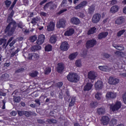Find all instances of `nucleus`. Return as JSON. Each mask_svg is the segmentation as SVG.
Listing matches in <instances>:
<instances>
[{
    "instance_id": "f257e3e1",
    "label": "nucleus",
    "mask_w": 126,
    "mask_h": 126,
    "mask_svg": "<svg viewBox=\"0 0 126 126\" xmlns=\"http://www.w3.org/2000/svg\"><path fill=\"white\" fill-rule=\"evenodd\" d=\"M12 15H13V13L12 12L11 13V17H8L7 22L9 24L6 27L5 31V32H8V35H9V36L13 34V32H14L15 28H16V23L15 21L12 20Z\"/></svg>"
},
{
    "instance_id": "f03ea898",
    "label": "nucleus",
    "mask_w": 126,
    "mask_h": 126,
    "mask_svg": "<svg viewBox=\"0 0 126 126\" xmlns=\"http://www.w3.org/2000/svg\"><path fill=\"white\" fill-rule=\"evenodd\" d=\"M67 78L71 82H77L79 80L78 75L75 73H70L67 76Z\"/></svg>"
},
{
    "instance_id": "7ed1b4c3",
    "label": "nucleus",
    "mask_w": 126,
    "mask_h": 126,
    "mask_svg": "<svg viewBox=\"0 0 126 126\" xmlns=\"http://www.w3.org/2000/svg\"><path fill=\"white\" fill-rule=\"evenodd\" d=\"M121 107H122V104L121 103V102L117 101L114 105H110V109L111 111H112V112H116V111H118V110L121 109Z\"/></svg>"
},
{
    "instance_id": "20e7f679",
    "label": "nucleus",
    "mask_w": 126,
    "mask_h": 126,
    "mask_svg": "<svg viewBox=\"0 0 126 126\" xmlns=\"http://www.w3.org/2000/svg\"><path fill=\"white\" fill-rule=\"evenodd\" d=\"M120 82V79L113 77H110L108 79V83L111 85H117Z\"/></svg>"
},
{
    "instance_id": "39448f33",
    "label": "nucleus",
    "mask_w": 126,
    "mask_h": 126,
    "mask_svg": "<svg viewBox=\"0 0 126 126\" xmlns=\"http://www.w3.org/2000/svg\"><path fill=\"white\" fill-rule=\"evenodd\" d=\"M101 20V14H95L92 17V21L93 23H98Z\"/></svg>"
},
{
    "instance_id": "423d86ee",
    "label": "nucleus",
    "mask_w": 126,
    "mask_h": 126,
    "mask_svg": "<svg viewBox=\"0 0 126 126\" xmlns=\"http://www.w3.org/2000/svg\"><path fill=\"white\" fill-rule=\"evenodd\" d=\"M57 28H64L65 27V20L63 19H60L56 24Z\"/></svg>"
},
{
    "instance_id": "0eeeda50",
    "label": "nucleus",
    "mask_w": 126,
    "mask_h": 126,
    "mask_svg": "<svg viewBox=\"0 0 126 126\" xmlns=\"http://www.w3.org/2000/svg\"><path fill=\"white\" fill-rule=\"evenodd\" d=\"M116 97H117V93L114 92H108L106 95V98L108 100H110V99H115Z\"/></svg>"
},
{
    "instance_id": "6e6552de",
    "label": "nucleus",
    "mask_w": 126,
    "mask_h": 126,
    "mask_svg": "<svg viewBox=\"0 0 126 126\" xmlns=\"http://www.w3.org/2000/svg\"><path fill=\"white\" fill-rule=\"evenodd\" d=\"M60 49L62 51H67L69 49V45H68L67 42L64 41L61 44Z\"/></svg>"
},
{
    "instance_id": "1a4fd4ad",
    "label": "nucleus",
    "mask_w": 126,
    "mask_h": 126,
    "mask_svg": "<svg viewBox=\"0 0 126 126\" xmlns=\"http://www.w3.org/2000/svg\"><path fill=\"white\" fill-rule=\"evenodd\" d=\"M96 42L95 40L94 39H92L88 40L86 46L87 48H92V47H94L95 45H96Z\"/></svg>"
},
{
    "instance_id": "9d476101",
    "label": "nucleus",
    "mask_w": 126,
    "mask_h": 126,
    "mask_svg": "<svg viewBox=\"0 0 126 126\" xmlns=\"http://www.w3.org/2000/svg\"><path fill=\"white\" fill-rule=\"evenodd\" d=\"M104 85L103 84V82L101 81H97L94 84V87L96 90H100L102 89Z\"/></svg>"
},
{
    "instance_id": "9b49d317",
    "label": "nucleus",
    "mask_w": 126,
    "mask_h": 126,
    "mask_svg": "<svg viewBox=\"0 0 126 126\" xmlns=\"http://www.w3.org/2000/svg\"><path fill=\"white\" fill-rule=\"evenodd\" d=\"M88 77L91 80H94L97 77V74L94 71H91L88 74Z\"/></svg>"
},
{
    "instance_id": "f8f14e48",
    "label": "nucleus",
    "mask_w": 126,
    "mask_h": 126,
    "mask_svg": "<svg viewBox=\"0 0 126 126\" xmlns=\"http://www.w3.org/2000/svg\"><path fill=\"white\" fill-rule=\"evenodd\" d=\"M45 35L44 34H40L38 36V38L36 41V43L38 45H42L43 43H44L45 41Z\"/></svg>"
},
{
    "instance_id": "ddd939ff",
    "label": "nucleus",
    "mask_w": 126,
    "mask_h": 126,
    "mask_svg": "<svg viewBox=\"0 0 126 126\" xmlns=\"http://www.w3.org/2000/svg\"><path fill=\"white\" fill-rule=\"evenodd\" d=\"M101 121L104 126H107L110 123V118L108 116H104L101 118Z\"/></svg>"
},
{
    "instance_id": "4468645a",
    "label": "nucleus",
    "mask_w": 126,
    "mask_h": 126,
    "mask_svg": "<svg viewBox=\"0 0 126 126\" xmlns=\"http://www.w3.org/2000/svg\"><path fill=\"white\" fill-rule=\"evenodd\" d=\"M58 72L61 73L63 71V69H64V64L63 63H58L57 64V67Z\"/></svg>"
},
{
    "instance_id": "2eb2a0df",
    "label": "nucleus",
    "mask_w": 126,
    "mask_h": 126,
    "mask_svg": "<svg viewBox=\"0 0 126 126\" xmlns=\"http://www.w3.org/2000/svg\"><path fill=\"white\" fill-rule=\"evenodd\" d=\"M70 22L72 23V24H74L75 25H78V24H80V20L77 17H72L70 18Z\"/></svg>"
},
{
    "instance_id": "dca6fc26",
    "label": "nucleus",
    "mask_w": 126,
    "mask_h": 126,
    "mask_svg": "<svg viewBox=\"0 0 126 126\" xmlns=\"http://www.w3.org/2000/svg\"><path fill=\"white\" fill-rule=\"evenodd\" d=\"M120 9V6H118V5H115L112 6L109 10V12L110 13H116V12H118Z\"/></svg>"
},
{
    "instance_id": "f3484780",
    "label": "nucleus",
    "mask_w": 126,
    "mask_h": 126,
    "mask_svg": "<svg viewBox=\"0 0 126 126\" xmlns=\"http://www.w3.org/2000/svg\"><path fill=\"white\" fill-rule=\"evenodd\" d=\"M87 4V2L86 1H83L77 6H75L74 9L76 10L80 9V8H83L84 6H86Z\"/></svg>"
},
{
    "instance_id": "a211bd4d",
    "label": "nucleus",
    "mask_w": 126,
    "mask_h": 126,
    "mask_svg": "<svg viewBox=\"0 0 126 126\" xmlns=\"http://www.w3.org/2000/svg\"><path fill=\"white\" fill-rule=\"evenodd\" d=\"M55 30V23L51 22L47 26L48 31H53Z\"/></svg>"
},
{
    "instance_id": "6ab92c4d",
    "label": "nucleus",
    "mask_w": 126,
    "mask_h": 126,
    "mask_svg": "<svg viewBox=\"0 0 126 126\" xmlns=\"http://www.w3.org/2000/svg\"><path fill=\"white\" fill-rule=\"evenodd\" d=\"M124 22H125V19L123 17H119L117 18L115 21V23L116 24H118V25L122 24V23H124Z\"/></svg>"
},
{
    "instance_id": "aec40b11",
    "label": "nucleus",
    "mask_w": 126,
    "mask_h": 126,
    "mask_svg": "<svg viewBox=\"0 0 126 126\" xmlns=\"http://www.w3.org/2000/svg\"><path fill=\"white\" fill-rule=\"evenodd\" d=\"M108 34H109V32H101L98 35V39H103L104 38H106V37L108 36Z\"/></svg>"
},
{
    "instance_id": "412c9836",
    "label": "nucleus",
    "mask_w": 126,
    "mask_h": 126,
    "mask_svg": "<svg viewBox=\"0 0 126 126\" xmlns=\"http://www.w3.org/2000/svg\"><path fill=\"white\" fill-rule=\"evenodd\" d=\"M93 85L90 83H88L85 86L84 88V90L85 91H89V90H91L92 89V87Z\"/></svg>"
},
{
    "instance_id": "4be33fe9",
    "label": "nucleus",
    "mask_w": 126,
    "mask_h": 126,
    "mask_svg": "<svg viewBox=\"0 0 126 126\" xmlns=\"http://www.w3.org/2000/svg\"><path fill=\"white\" fill-rule=\"evenodd\" d=\"M74 33V30L73 29H69L68 31L65 32L64 36H71Z\"/></svg>"
},
{
    "instance_id": "5701e85b",
    "label": "nucleus",
    "mask_w": 126,
    "mask_h": 126,
    "mask_svg": "<svg viewBox=\"0 0 126 126\" xmlns=\"http://www.w3.org/2000/svg\"><path fill=\"white\" fill-rule=\"evenodd\" d=\"M42 49V47H41V46L40 45H36V46H32L31 50L32 52H36V51H39V50H41Z\"/></svg>"
},
{
    "instance_id": "b1692460",
    "label": "nucleus",
    "mask_w": 126,
    "mask_h": 126,
    "mask_svg": "<svg viewBox=\"0 0 126 126\" xmlns=\"http://www.w3.org/2000/svg\"><path fill=\"white\" fill-rule=\"evenodd\" d=\"M113 47H114V48H115V49H117V50H119V51H123V50H124L125 49L123 45H119L114 43L113 44Z\"/></svg>"
},
{
    "instance_id": "393cba45",
    "label": "nucleus",
    "mask_w": 126,
    "mask_h": 126,
    "mask_svg": "<svg viewBox=\"0 0 126 126\" xmlns=\"http://www.w3.org/2000/svg\"><path fill=\"white\" fill-rule=\"evenodd\" d=\"M78 55V52L73 53L69 56V59L70 60V61H73V60H74V59H75Z\"/></svg>"
},
{
    "instance_id": "a878e982",
    "label": "nucleus",
    "mask_w": 126,
    "mask_h": 126,
    "mask_svg": "<svg viewBox=\"0 0 126 126\" xmlns=\"http://www.w3.org/2000/svg\"><path fill=\"white\" fill-rule=\"evenodd\" d=\"M49 42L50 43H51V44H55V43L57 42V36H56V35L51 36L50 37Z\"/></svg>"
},
{
    "instance_id": "bb28decb",
    "label": "nucleus",
    "mask_w": 126,
    "mask_h": 126,
    "mask_svg": "<svg viewBox=\"0 0 126 126\" xmlns=\"http://www.w3.org/2000/svg\"><path fill=\"white\" fill-rule=\"evenodd\" d=\"M98 68L102 71H109V67L107 66H98Z\"/></svg>"
},
{
    "instance_id": "cd10ccee",
    "label": "nucleus",
    "mask_w": 126,
    "mask_h": 126,
    "mask_svg": "<svg viewBox=\"0 0 126 126\" xmlns=\"http://www.w3.org/2000/svg\"><path fill=\"white\" fill-rule=\"evenodd\" d=\"M105 112L106 111L103 108H100L98 109L97 111V113L98 115H103V114H105Z\"/></svg>"
},
{
    "instance_id": "c85d7f7f",
    "label": "nucleus",
    "mask_w": 126,
    "mask_h": 126,
    "mask_svg": "<svg viewBox=\"0 0 126 126\" xmlns=\"http://www.w3.org/2000/svg\"><path fill=\"white\" fill-rule=\"evenodd\" d=\"M97 105L98 102L96 101H92L90 104V107L92 109H94V108H96V107H97Z\"/></svg>"
},
{
    "instance_id": "c756f323",
    "label": "nucleus",
    "mask_w": 126,
    "mask_h": 126,
    "mask_svg": "<svg viewBox=\"0 0 126 126\" xmlns=\"http://www.w3.org/2000/svg\"><path fill=\"white\" fill-rule=\"evenodd\" d=\"M95 31H96V28L95 27L92 28L88 31V35H91V34H93L94 33H95Z\"/></svg>"
},
{
    "instance_id": "7c9ffc66",
    "label": "nucleus",
    "mask_w": 126,
    "mask_h": 126,
    "mask_svg": "<svg viewBox=\"0 0 126 126\" xmlns=\"http://www.w3.org/2000/svg\"><path fill=\"white\" fill-rule=\"evenodd\" d=\"M75 64L77 66V67H81V66H82V64H81V60H76Z\"/></svg>"
},
{
    "instance_id": "2f4dec72",
    "label": "nucleus",
    "mask_w": 126,
    "mask_h": 126,
    "mask_svg": "<svg viewBox=\"0 0 126 126\" xmlns=\"http://www.w3.org/2000/svg\"><path fill=\"white\" fill-rule=\"evenodd\" d=\"M95 98L97 100H101L102 98V94L99 93H96L95 95Z\"/></svg>"
},
{
    "instance_id": "473e14b6",
    "label": "nucleus",
    "mask_w": 126,
    "mask_h": 126,
    "mask_svg": "<svg viewBox=\"0 0 126 126\" xmlns=\"http://www.w3.org/2000/svg\"><path fill=\"white\" fill-rule=\"evenodd\" d=\"M39 58H40L39 54H38L37 53H33L32 60H33V61H36L37 60H39Z\"/></svg>"
},
{
    "instance_id": "72a5a7b5",
    "label": "nucleus",
    "mask_w": 126,
    "mask_h": 126,
    "mask_svg": "<svg viewBox=\"0 0 126 126\" xmlns=\"http://www.w3.org/2000/svg\"><path fill=\"white\" fill-rule=\"evenodd\" d=\"M52 69H51V67H46L45 69H44L45 74H49L50 72H51Z\"/></svg>"
},
{
    "instance_id": "f704fd0d",
    "label": "nucleus",
    "mask_w": 126,
    "mask_h": 126,
    "mask_svg": "<svg viewBox=\"0 0 126 126\" xmlns=\"http://www.w3.org/2000/svg\"><path fill=\"white\" fill-rule=\"evenodd\" d=\"M94 10H95V7L94 6V5H92L89 8V13L90 14L93 13Z\"/></svg>"
},
{
    "instance_id": "c9c22d12",
    "label": "nucleus",
    "mask_w": 126,
    "mask_h": 126,
    "mask_svg": "<svg viewBox=\"0 0 126 126\" xmlns=\"http://www.w3.org/2000/svg\"><path fill=\"white\" fill-rule=\"evenodd\" d=\"M45 50L46 52H51L52 51V45H48L45 47Z\"/></svg>"
},
{
    "instance_id": "e433bc0d",
    "label": "nucleus",
    "mask_w": 126,
    "mask_h": 126,
    "mask_svg": "<svg viewBox=\"0 0 126 126\" xmlns=\"http://www.w3.org/2000/svg\"><path fill=\"white\" fill-rule=\"evenodd\" d=\"M126 32V30H122L120 31L118 33H117V36L118 37H121L124 33Z\"/></svg>"
},
{
    "instance_id": "4c0bfd02",
    "label": "nucleus",
    "mask_w": 126,
    "mask_h": 126,
    "mask_svg": "<svg viewBox=\"0 0 126 126\" xmlns=\"http://www.w3.org/2000/svg\"><path fill=\"white\" fill-rule=\"evenodd\" d=\"M30 75L32 77H36L38 75V72L37 71H33L30 73Z\"/></svg>"
},
{
    "instance_id": "58836bf2",
    "label": "nucleus",
    "mask_w": 126,
    "mask_h": 126,
    "mask_svg": "<svg viewBox=\"0 0 126 126\" xmlns=\"http://www.w3.org/2000/svg\"><path fill=\"white\" fill-rule=\"evenodd\" d=\"M118 66L119 69V70L118 69V70H119V72H121L122 71V70H120V69H123V68H124V66H125V64L123 63H119V64H118Z\"/></svg>"
},
{
    "instance_id": "ea45409f",
    "label": "nucleus",
    "mask_w": 126,
    "mask_h": 126,
    "mask_svg": "<svg viewBox=\"0 0 126 126\" xmlns=\"http://www.w3.org/2000/svg\"><path fill=\"white\" fill-rule=\"evenodd\" d=\"M39 20H40V18H33L32 21V23L35 24V23H37V21H39Z\"/></svg>"
},
{
    "instance_id": "a19ab883",
    "label": "nucleus",
    "mask_w": 126,
    "mask_h": 126,
    "mask_svg": "<svg viewBox=\"0 0 126 126\" xmlns=\"http://www.w3.org/2000/svg\"><path fill=\"white\" fill-rule=\"evenodd\" d=\"M4 3L6 7H9L10 4H11V1L7 0L4 1Z\"/></svg>"
},
{
    "instance_id": "79ce46f5",
    "label": "nucleus",
    "mask_w": 126,
    "mask_h": 126,
    "mask_svg": "<svg viewBox=\"0 0 126 126\" xmlns=\"http://www.w3.org/2000/svg\"><path fill=\"white\" fill-rule=\"evenodd\" d=\"M3 43V47H4L6 43V39H0V45H2V43Z\"/></svg>"
},
{
    "instance_id": "37998d69",
    "label": "nucleus",
    "mask_w": 126,
    "mask_h": 126,
    "mask_svg": "<svg viewBox=\"0 0 126 126\" xmlns=\"http://www.w3.org/2000/svg\"><path fill=\"white\" fill-rule=\"evenodd\" d=\"M30 40H31V42H32L33 43V42H35V41H36V40H37V36H36V35H33L30 37Z\"/></svg>"
},
{
    "instance_id": "c03bdc74",
    "label": "nucleus",
    "mask_w": 126,
    "mask_h": 126,
    "mask_svg": "<svg viewBox=\"0 0 126 126\" xmlns=\"http://www.w3.org/2000/svg\"><path fill=\"white\" fill-rule=\"evenodd\" d=\"M14 102H16L17 103H18L20 102V97L19 96H17V97H14L13 99Z\"/></svg>"
},
{
    "instance_id": "a18cd8bd",
    "label": "nucleus",
    "mask_w": 126,
    "mask_h": 126,
    "mask_svg": "<svg viewBox=\"0 0 126 126\" xmlns=\"http://www.w3.org/2000/svg\"><path fill=\"white\" fill-rule=\"evenodd\" d=\"M47 122L49 123V124H56L57 123V120L55 119L48 120Z\"/></svg>"
},
{
    "instance_id": "49530a36",
    "label": "nucleus",
    "mask_w": 126,
    "mask_h": 126,
    "mask_svg": "<svg viewBox=\"0 0 126 126\" xmlns=\"http://www.w3.org/2000/svg\"><path fill=\"white\" fill-rule=\"evenodd\" d=\"M110 4H112V5H114L115 4H117L118 1L117 0H112L109 1Z\"/></svg>"
},
{
    "instance_id": "de8ad7c7",
    "label": "nucleus",
    "mask_w": 126,
    "mask_h": 126,
    "mask_svg": "<svg viewBox=\"0 0 126 126\" xmlns=\"http://www.w3.org/2000/svg\"><path fill=\"white\" fill-rule=\"evenodd\" d=\"M16 2H17V0H14L13 3L12 4V5L10 7V9H12V8L14 7V6L15 5V4H16Z\"/></svg>"
},
{
    "instance_id": "09e8293b",
    "label": "nucleus",
    "mask_w": 126,
    "mask_h": 126,
    "mask_svg": "<svg viewBox=\"0 0 126 126\" xmlns=\"http://www.w3.org/2000/svg\"><path fill=\"white\" fill-rule=\"evenodd\" d=\"M24 115H25V116H26V117H30V116H31V112L24 111Z\"/></svg>"
},
{
    "instance_id": "8fccbe9b",
    "label": "nucleus",
    "mask_w": 126,
    "mask_h": 126,
    "mask_svg": "<svg viewBox=\"0 0 126 126\" xmlns=\"http://www.w3.org/2000/svg\"><path fill=\"white\" fill-rule=\"evenodd\" d=\"M28 60H33V53L32 54H29L28 56Z\"/></svg>"
},
{
    "instance_id": "3c124183",
    "label": "nucleus",
    "mask_w": 126,
    "mask_h": 126,
    "mask_svg": "<svg viewBox=\"0 0 126 126\" xmlns=\"http://www.w3.org/2000/svg\"><path fill=\"white\" fill-rule=\"evenodd\" d=\"M102 56L103 57V58H105V59H108V58H110V55L107 53H103L102 54Z\"/></svg>"
},
{
    "instance_id": "603ef678",
    "label": "nucleus",
    "mask_w": 126,
    "mask_h": 126,
    "mask_svg": "<svg viewBox=\"0 0 126 126\" xmlns=\"http://www.w3.org/2000/svg\"><path fill=\"white\" fill-rule=\"evenodd\" d=\"M123 100L125 104H126V92L123 94Z\"/></svg>"
},
{
    "instance_id": "864d4df0",
    "label": "nucleus",
    "mask_w": 126,
    "mask_h": 126,
    "mask_svg": "<svg viewBox=\"0 0 126 126\" xmlns=\"http://www.w3.org/2000/svg\"><path fill=\"white\" fill-rule=\"evenodd\" d=\"M15 43H16V39L13 40L9 44L10 47H12V46H13Z\"/></svg>"
},
{
    "instance_id": "5fc2aeb1",
    "label": "nucleus",
    "mask_w": 126,
    "mask_h": 126,
    "mask_svg": "<svg viewBox=\"0 0 126 126\" xmlns=\"http://www.w3.org/2000/svg\"><path fill=\"white\" fill-rule=\"evenodd\" d=\"M51 2L47 3L44 6V9H47L51 5Z\"/></svg>"
},
{
    "instance_id": "6e6d98bb",
    "label": "nucleus",
    "mask_w": 126,
    "mask_h": 126,
    "mask_svg": "<svg viewBox=\"0 0 126 126\" xmlns=\"http://www.w3.org/2000/svg\"><path fill=\"white\" fill-rule=\"evenodd\" d=\"M120 75L122 77H126V70L124 73L120 74Z\"/></svg>"
},
{
    "instance_id": "4d7b16f0",
    "label": "nucleus",
    "mask_w": 126,
    "mask_h": 126,
    "mask_svg": "<svg viewBox=\"0 0 126 126\" xmlns=\"http://www.w3.org/2000/svg\"><path fill=\"white\" fill-rule=\"evenodd\" d=\"M82 55V56H86V55H87V50H83Z\"/></svg>"
},
{
    "instance_id": "13d9d810",
    "label": "nucleus",
    "mask_w": 126,
    "mask_h": 126,
    "mask_svg": "<svg viewBox=\"0 0 126 126\" xmlns=\"http://www.w3.org/2000/svg\"><path fill=\"white\" fill-rule=\"evenodd\" d=\"M18 53V51H16L15 52H12L11 54V57L12 58V57H14L16 54Z\"/></svg>"
},
{
    "instance_id": "bf43d9fd",
    "label": "nucleus",
    "mask_w": 126,
    "mask_h": 126,
    "mask_svg": "<svg viewBox=\"0 0 126 126\" xmlns=\"http://www.w3.org/2000/svg\"><path fill=\"white\" fill-rule=\"evenodd\" d=\"M18 114L19 116H23L24 115V111H18Z\"/></svg>"
},
{
    "instance_id": "052dcab7",
    "label": "nucleus",
    "mask_w": 126,
    "mask_h": 126,
    "mask_svg": "<svg viewBox=\"0 0 126 126\" xmlns=\"http://www.w3.org/2000/svg\"><path fill=\"white\" fill-rule=\"evenodd\" d=\"M67 10L66 9H64L63 10H61L59 12V14H62V13H63V12H65V11H66Z\"/></svg>"
},
{
    "instance_id": "680f3d73",
    "label": "nucleus",
    "mask_w": 126,
    "mask_h": 126,
    "mask_svg": "<svg viewBox=\"0 0 126 126\" xmlns=\"http://www.w3.org/2000/svg\"><path fill=\"white\" fill-rule=\"evenodd\" d=\"M40 15H41V16H44V17L47 16V13L44 12L40 13Z\"/></svg>"
},
{
    "instance_id": "e2e57ef3",
    "label": "nucleus",
    "mask_w": 126,
    "mask_h": 126,
    "mask_svg": "<svg viewBox=\"0 0 126 126\" xmlns=\"http://www.w3.org/2000/svg\"><path fill=\"white\" fill-rule=\"evenodd\" d=\"M57 86H58V87H62L63 86V82L58 83Z\"/></svg>"
},
{
    "instance_id": "0e129e2a",
    "label": "nucleus",
    "mask_w": 126,
    "mask_h": 126,
    "mask_svg": "<svg viewBox=\"0 0 126 126\" xmlns=\"http://www.w3.org/2000/svg\"><path fill=\"white\" fill-rule=\"evenodd\" d=\"M11 116H16V115H17L16 112H15V111H12V112L11 113Z\"/></svg>"
},
{
    "instance_id": "69168bd1",
    "label": "nucleus",
    "mask_w": 126,
    "mask_h": 126,
    "mask_svg": "<svg viewBox=\"0 0 126 126\" xmlns=\"http://www.w3.org/2000/svg\"><path fill=\"white\" fill-rule=\"evenodd\" d=\"M123 12L125 13V14H126V6L123 8Z\"/></svg>"
},
{
    "instance_id": "338daca9",
    "label": "nucleus",
    "mask_w": 126,
    "mask_h": 126,
    "mask_svg": "<svg viewBox=\"0 0 126 126\" xmlns=\"http://www.w3.org/2000/svg\"><path fill=\"white\" fill-rule=\"evenodd\" d=\"M72 102H74L75 103V97H73L72 98H71V104H72L71 103H72Z\"/></svg>"
},
{
    "instance_id": "774afa93",
    "label": "nucleus",
    "mask_w": 126,
    "mask_h": 126,
    "mask_svg": "<svg viewBox=\"0 0 126 126\" xmlns=\"http://www.w3.org/2000/svg\"><path fill=\"white\" fill-rule=\"evenodd\" d=\"M23 1L25 4H27L29 2L28 0H23Z\"/></svg>"
}]
</instances>
